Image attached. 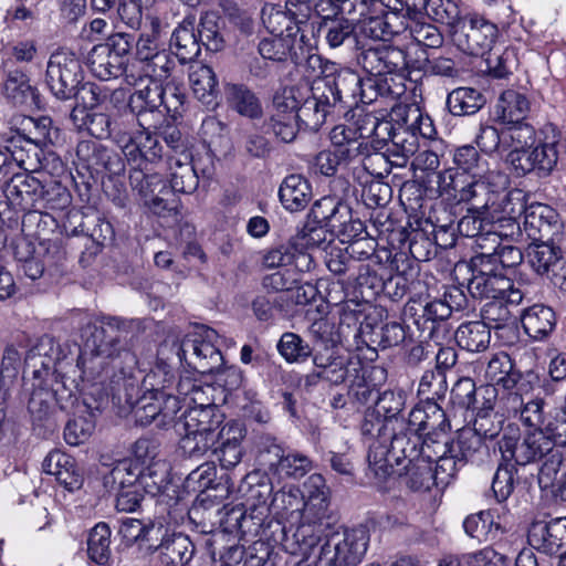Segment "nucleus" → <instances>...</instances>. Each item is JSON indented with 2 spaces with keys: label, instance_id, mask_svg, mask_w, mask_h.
Returning a JSON list of instances; mask_svg holds the SVG:
<instances>
[{
  "label": "nucleus",
  "instance_id": "obj_1",
  "mask_svg": "<svg viewBox=\"0 0 566 566\" xmlns=\"http://www.w3.org/2000/svg\"><path fill=\"white\" fill-rule=\"evenodd\" d=\"M126 331L124 323L116 317L103 318L94 326L92 333V353H82L77 358L76 366L82 377L87 380H95L101 376L99 368L105 369L106 359H111V368L118 370L114 375V382L118 386L123 381L125 401L132 409L136 422L143 427L155 423L157 428L175 427L177 413L180 410L178 397L165 391L175 380V374L169 363L163 357L166 345L160 346L155 368L145 376L144 387L146 391L137 397L138 387L135 377L137 358L134 353L124 347ZM118 400L122 399L120 392Z\"/></svg>",
  "mask_w": 566,
  "mask_h": 566
},
{
  "label": "nucleus",
  "instance_id": "obj_2",
  "mask_svg": "<svg viewBox=\"0 0 566 566\" xmlns=\"http://www.w3.org/2000/svg\"><path fill=\"white\" fill-rule=\"evenodd\" d=\"M360 77L350 71L340 72L327 81H316L300 103L296 119L310 130H317L326 120L331 109L338 103L356 96L361 91Z\"/></svg>",
  "mask_w": 566,
  "mask_h": 566
},
{
  "label": "nucleus",
  "instance_id": "obj_3",
  "mask_svg": "<svg viewBox=\"0 0 566 566\" xmlns=\"http://www.w3.org/2000/svg\"><path fill=\"white\" fill-rule=\"evenodd\" d=\"M497 448L502 461L517 465H527L547 458L539 471V482L544 476L549 479L556 474L563 462L560 452L553 448V442L538 428L522 436L518 426L509 424L497 441Z\"/></svg>",
  "mask_w": 566,
  "mask_h": 566
},
{
  "label": "nucleus",
  "instance_id": "obj_4",
  "mask_svg": "<svg viewBox=\"0 0 566 566\" xmlns=\"http://www.w3.org/2000/svg\"><path fill=\"white\" fill-rule=\"evenodd\" d=\"M189 407L175 422L181 436V449L190 458L200 459L210 452L222 428L223 415L212 402Z\"/></svg>",
  "mask_w": 566,
  "mask_h": 566
},
{
  "label": "nucleus",
  "instance_id": "obj_5",
  "mask_svg": "<svg viewBox=\"0 0 566 566\" xmlns=\"http://www.w3.org/2000/svg\"><path fill=\"white\" fill-rule=\"evenodd\" d=\"M82 63L72 51L61 49L51 54L46 66V84L51 93L61 101L81 97L86 106L98 103L93 84L83 83Z\"/></svg>",
  "mask_w": 566,
  "mask_h": 566
},
{
  "label": "nucleus",
  "instance_id": "obj_6",
  "mask_svg": "<svg viewBox=\"0 0 566 566\" xmlns=\"http://www.w3.org/2000/svg\"><path fill=\"white\" fill-rule=\"evenodd\" d=\"M420 442V434L401 427L394 433L389 448L379 442L370 447L368 452L370 471L376 478L384 480L395 473L402 474L411 468L421 470L418 453Z\"/></svg>",
  "mask_w": 566,
  "mask_h": 566
},
{
  "label": "nucleus",
  "instance_id": "obj_7",
  "mask_svg": "<svg viewBox=\"0 0 566 566\" xmlns=\"http://www.w3.org/2000/svg\"><path fill=\"white\" fill-rule=\"evenodd\" d=\"M486 385L481 388L484 397L496 398V387L506 392L507 401H512V409L516 410L522 406V396L528 395L538 378L533 373L523 375L514 366L513 360L506 353H499L492 356L484 370Z\"/></svg>",
  "mask_w": 566,
  "mask_h": 566
},
{
  "label": "nucleus",
  "instance_id": "obj_8",
  "mask_svg": "<svg viewBox=\"0 0 566 566\" xmlns=\"http://www.w3.org/2000/svg\"><path fill=\"white\" fill-rule=\"evenodd\" d=\"M116 143L128 163L142 167L144 163H155L163 157V146L151 135L142 120L127 123L126 118L115 122Z\"/></svg>",
  "mask_w": 566,
  "mask_h": 566
},
{
  "label": "nucleus",
  "instance_id": "obj_9",
  "mask_svg": "<svg viewBox=\"0 0 566 566\" xmlns=\"http://www.w3.org/2000/svg\"><path fill=\"white\" fill-rule=\"evenodd\" d=\"M369 532L364 526L332 534L322 546L317 566H357L367 552Z\"/></svg>",
  "mask_w": 566,
  "mask_h": 566
},
{
  "label": "nucleus",
  "instance_id": "obj_10",
  "mask_svg": "<svg viewBox=\"0 0 566 566\" xmlns=\"http://www.w3.org/2000/svg\"><path fill=\"white\" fill-rule=\"evenodd\" d=\"M499 36L497 25L476 13L459 17L451 25V40L463 53L483 55Z\"/></svg>",
  "mask_w": 566,
  "mask_h": 566
},
{
  "label": "nucleus",
  "instance_id": "obj_11",
  "mask_svg": "<svg viewBox=\"0 0 566 566\" xmlns=\"http://www.w3.org/2000/svg\"><path fill=\"white\" fill-rule=\"evenodd\" d=\"M559 133L552 125L545 126L541 133L537 143L523 154L509 153L506 163H509L516 172L527 174L535 171L538 176H547L555 168L558 160L557 144L559 143Z\"/></svg>",
  "mask_w": 566,
  "mask_h": 566
},
{
  "label": "nucleus",
  "instance_id": "obj_12",
  "mask_svg": "<svg viewBox=\"0 0 566 566\" xmlns=\"http://www.w3.org/2000/svg\"><path fill=\"white\" fill-rule=\"evenodd\" d=\"M218 333L209 327H200L189 334L176 348L179 360H186L196 370L213 373L222 366V355L218 347Z\"/></svg>",
  "mask_w": 566,
  "mask_h": 566
},
{
  "label": "nucleus",
  "instance_id": "obj_13",
  "mask_svg": "<svg viewBox=\"0 0 566 566\" xmlns=\"http://www.w3.org/2000/svg\"><path fill=\"white\" fill-rule=\"evenodd\" d=\"M132 49V36L125 33L111 35L105 43L95 45L87 59L94 76L108 81L125 75V60Z\"/></svg>",
  "mask_w": 566,
  "mask_h": 566
},
{
  "label": "nucleus",
  "instance_id": "obj_14",
  "mask_svg": "<svg viewBox=\"0 0 566 566\" xmlns=\"http://www.w3.org/2000/svg\"><path fill=\"white\" fill-rule=\"evenodd\" d=\"M472 277L468 283V291L474 298L495 300L510 289L511 280L500 271H495L491 263L476 255L471 260Z\"/></svg>",
  "mask_w": 566,
  "mask_h": 566
},
{
  "label": "nucleus",
  "instance_id": "obj_15",
  "mask_svg": "<svg viewBox=\"0 0 566 566\" xmlns=\"http://www.w3.org/2000/svg\"><path fill=\"white\" fill-rule=\"evenodd\" d=\"M532 547L553 555L566 552V517H559L549 523L535 522L527 534Z\"/></svg>",
  "mask_w": 566,
  "mask_h": 566
},
{
  "label": "nucleus",
  "instance_id": "obj_16",
  "mask_svg": "<svg viewBox=\"0 0 566 566\" xmlns=\"http://www.w3.org/2000/svg\"><path fill=\"white\" fill-rule=\"evenodd\" d=\"M244 437L245 428L238 421H229L219 430L218 440L210 451L217 457L222 468L232 469L240 463Z\"/></svg>",
  "mask_w": 566,
  "mask_h": 566
},
{
  "label": "nucleus",
  "instance_id": "obj_17",
  "mask_svg": "<svg viewBox=\"0 0 566 566\" xmlns=\"http://www.w3.org/2000/svg\"><path fill=\"white\" fill-rule=\"evenodd\" d=\"M359 61L364 70L374 76L392 74L405 70L407 66L405 51L388 45L366 50L361 53Z\"/></svg>",
  "mask_w": 566,
  "mask_h": 566
},
{
  "label": "nucleus",
  "instance_id": "obj_18",
  "mask_svg": "<svg viewBox=\"0 0 566 566\" xmlns=\"http://www.w3.org/2000/svg\"><path fill=\"white\" fill-rule=\"evenodd\" d=\"M302 511L303 518L307 523L314 524V527L302 525L297 531V535L302 536L307 546H314L321 539L319 535L315 533H322L334 520L329 513L328 497H307Z\"/></svg>",
  "mask_w": 566,
  "mask_h": 566
},
{
  "label": "nucleus",
  "instance_id": "obj_19",
  "mask_svg": "<svg viewBox=\"0 0 566 566\" xmlns=\"http://www.w3.org/2000/svg\"><path fill=\"white\" fill-rule=\"evenodd\" d=\"M558 214L549 206L533 202L524 209L523 231L533 242L548 238L557 227Z\"/></svg>",
  "mask_w": 566,
  "mask_h": 566
},
{
  "label": "nucleus",
  "instance_id": "obj_20",
  "mask_svg": "<svg viewBox=\"0 0 566 566\" xmlns=\"http://www.w3.org/2000/svg\"><path fill=\"white\" fill-rule=\"evenodd\" d=\"M42 470L46 474L54 475L67 492H75L82 486L83 478L75 460L65 452L60 450L49 452L42 462Z\"/></svg>",
  "mask_w": 566,
  "mask_h": 566
},
{
  "label": "nucleus",
  "instance_id": "obj_21",
  "mask_svg": "<svg viewBox=\"0 0 566 566\" xmlns=\"http://www.w3.org/2000/svg\"><path fill=\"white\" fill-rule=\"evenodd\" d=\"M42 182L29 174H14L4 187V196L14 209L28 210L40 200Z\"/></svg>",
  "mask_w": 566,
  "mask_h": 566
},
{
  "label": "nucleus",
  "instance_id": "obj_22",
  "mask_svg": "<svg viewBox=\"0 0 566 566\" xmlns=\"http://www.w3.org/2000/svg\"><path fill=\"white\" fill-rule=\"evenodd\" d=\"M165 90L163 84L149 81L148 84L137 90L130 95L127 109L124 112V118L127 123L142 120L140 117L147 112H154L163 105V95Z\"/></svg>",
  "mask_w": 566,
  "mask_h": 566
},
{
  "label": "nucleus",
  "instance_id": "obj_23",
  "mask_svg": "<svg viewBox=\"0 0 566 566\" xmlns=\"http://www.w3.org/2000/svg\"><path fill=\"white\" fill-rule=\"evenodd\" d=\"M224 98L228 106L241 116L250 119H258L263 115V107L260 98L244 84L226 83Z\"/></svg>",
  "mask_w": 566,
  "mask_h": 566
},
{
  "label": "nucleus",
  "instance_id": "obj_24",
  "mask_svg": "<svg viewBox=\"0 0 566 566\" xmlns=\"http://www.w3.org/2000/svg\"><path fill=\"white\" fill-rule=\"evenodd\" d=\"M17 258L22 263V271L31 280L40 279L45 265L52 262L51 247L48 242L32 244L22 241L17 247Z\"/></svg>",
  "mask_w": 566,
  "mask_h": 566
},
{
  "label": "nucleus",
  "instance_id": "obj_25",
  "mask_svg": "<svg viewBox=\"0 0 566 566\" xmlns=\"http://www.w3.org/2000/svg\"><path fill=\"white\" fill-rule=\"evenodd\" d=\"M530 112L527 97L514 90L504 91L493 109V119L501 125L516 124L524 120Z\"/></svg>",
  "mask_w": 566,
  "mask_h": 566
},
{
  "label": "nucleus",
  "instance_id": "obj_26",
  "mask_svg": "<svg viewBox=\"0 0 566 566\" xmlns=\"http://www.w3.org/2000/svg\"><path fill=\"white\" fill-rule=\"evenodd\" d=\"M444 412L436 401L428 399L423 405L415 407L410 413L406 430L420 434L429 436L437 428L444 430Z\"/></svg>",
  "mask_w": 566,
  "mask_h": 566
},
{
  "label": "nucleus",
  "instance_id": "obj_27",
  "mask_svg": "<svg viewBox=\"0 0 566 566\" xmlns=\"http://www.w3.org/2000/svg\"><path fill=\"white\" fill-rule=\"evenodd\" d=\"M279 197L286 210L291 212L301 211L312 199V187L302 175H289L280 186Z\"/></svg>",
  "mask_w": 566,
  "mask_h": 566
},
{
  "label": "nucleus",
  "instance_id": "obj_28",
  "mask_svg": "<svg viewBox=\"0 0 566 566\" xmlns=\"http://www.w3.org/2000/svg\"><path fill=\"white\" fill-rule=\"evenodd\" d=\"M524 332L534 340H545L555 329L556 315L545 305L536 304L524 311L522 315Z\"/></svg>",
  "mask_w": 566,
  "mask_h": 566
},
{
  "label": "nucleus",
  "instance_id": "obj_29",
  "mask_svg": "<svg viewBox=\"0 0 566 566\" xmlns=\"http://www.w3.org/2000/svg\"><path fill=\"white\" fill-rule=\"evenodd\" d=\"M129 182L133 190H136L144 200V203L151 207H159L169 189L158 174H146L143 167H136L129 174Z\"/></svg>",
  "mask_w": 566,
  "mask_h": 566
},
{
  "label": "nucleus",
  "instance_id": "obj_30",
  "mask_svg": "<svg viewBox=\"0 0 566 566\" xmlns=\"http://www.w3.org/2000/svg\"><path fill=\"white\" fill-rule=\"evenodd\" d=\"M311 256L304 253L291 243H283L264 251L262 255V265L264 269H289L306 268L310 269Z\"/></svg>",
  "mask_w": 566,
  "mask_h": 566
},
{
  "label": "nucleus",
  "instance_id": "obj_31",
  "mask_svg": "<svg viewBox=\"0 0 566 566\" xmlns=\"http://www.w3.org/2000/svg\"><path fill=\"white\" fill-rule=\"evenodd\" d=\"M261 20L272 35L291 36L301 31V24L294 15L280 4H264L261 10Z\"/></svg>",
  "mask_w": 566,
  "mask_h": 566
},
{
  "label": "nucleus",
  "instance_id": "obj_32",
  "mask_svg": "<svg viewBox=\"0 0 566 566\" xmlns=\"http://www.w3.org/2000/svg\"><path fill=\"white\" fill-rule=\"evenodd\" d=\"M170 45L175 48V54L182 63L193 60L200 53V41L195 32L193 17H186L175 29Z\"/></svg>",
  "mask_w": 566,
  "mask_h": 566
},
{
  "label": "nucleus",
  "instance_id": "obj_33",
  "mask_svg": "<svg viewBox=\"0 0 566 566\" xmlns=\"http://www.w3.org/2000/svg\"><path fill=\"white\" fill-rule=\"evenodd\" d=\"M451 452H455L460 464L467 462L481 463L489 455V447L483 439L471 429L460 431L457 441L451 442Z\"/></svg>",
  "mask_w": 566,
  "mask_h": 566
},
{
  "label": "nucleus",
  "instance_id": "obj_34",
  "mask_svg": "<svg viewBox=\"0 0 566 566\" xmlns=\"http://www.w3.org/2000/svg\"><path fill=\"white\" fill-rule=\"evenodd\" d=\"M170 188L175 192L192 193L199 185V177L191 166V155L168 156Z\"/></svg>",
  "mask_w": 566,
  "mask_h": 566
},
{
  "label": "nucleus",
  "instance_id": "obj_35",
  "mask_svg": "<svg viewBox=\"0 0 566 566\" xmlns=\"http://www.w3.org/2000/svg\"><path fill=\"white\" fill-rule=\"evenodd\" d=\"M189 82L195 96L206 106H216L218 82L213 70L205 64L191 66Z\"/></svg>",
  "mask_w": 566,
  "mask_h": 566
},
{
  "label": "nucleus",
  "instance_id": "obj_36",
  "mask_svg": "<svg viewBox=\"0 0 566 566\" xmlns=\"http://www.w3.org/2000/svg\"><path fill=\"white\" fill-rule=\"evenodd\" d=\"M454 339L461 348L468 352H483L490 345V326L480 321L463 323L455 331Z\"/></svg>",
  "mask_w": 566,
  "mask_h": 566
},
{
  "label": "nucleus",
  "instance_id": "obj_37",
  "mask_svg": "<svg viewBox=\"0 0 566 566\" xmlns=\"http://www.w3.org/2000/svg\"><path fill=\"white\" fill-rule=\"evenodd\" d=\"M329 140L335 151L340 156L355 160L367 150V145L360 140L358 132L346 125H336L329 133Z\"/></svg>",
  "mask_w": 566,
  "mask_h": 566
},
{
  "label": "nucleus",
  "instance_id": "obj_38",
  "mask_svg": "<svg viewBox=\"0 0 566 566\" xmlns=\"http://www.w3.org/2000/svg\"><path fill=\"white\" fill-rule=\"evenodd\" d=\"M527 258L531 266L538 274L554 273L557 263L563 261L564 256L559 248L544 242H533L527 249Z\"/></svg>",
  "mask_w": 566,
  "mask_h": 566
},
{
  "label": "nucleus",
  "instance_id": "obj_39",
  "mask_svg": "<svg viewBox=\"0 0 566 566\" xmlns=\"http://www.w3.org/2000/svg\"><path fill=\"white\" fill-rule=\"evenodd\" d=\"M195 553L193 544L186 535L178 534L161 544L160 559L166 566H185Z\"/></svg>",
  "mask_w": 566,
  "mask_h": 566
},
{
  "label": "nucleus",
  "instance_id": "obj_40",
  "mask_svg": "<svg viewBox=\"0 0 566 566\" xmlns=\"http://www.w3.org/2000/svg\"><path fill=\"white\" fill-rule=\"evenodd\" d=\"M504 129V144L505 156L509 153H518L523 155L528 148H532L539 136L536 135L534 127L524 120L516 124L505 125Z\"/></svg>",
  "mask_w": 566,
  "mask_h": 566
},
{
  "label": "nucleus",
  "instance_id": "obj_41",
  "mask_svg": "<svg viewBox=\"0 0 566 566\" xmlns=\"http://www.w3.org/2000/svg\"><path fill=\"white\" fill-rule=\"evenodd\" d=\"M483 104L482 94L472 87H458L447 97V106L455 116L475 114Z\"/></svg>",
  "mask_w": 566,
  "mask_h": 566
},
{
  "label": "nucleus",
  "instance_id": "obj_42",
  "mask_svg": "<svg viewBox=\"0 0 566 566\" xmlns=\"http://www.w3.org/2000/svg\"><path fill=\"white\" fill-rule=\"evenodd\" d=\"M484 398V407L478 411L473 421V427L470 428L483 440L493 439L497 437L502 430L504 431L503 416L493 411V403L495 398Z\"/></svg>",
  "mask_w": 566,
  "mask_h": 566
},
{
  "label": "nucleus",
  "instance_id": "obj_43",
  "mask_svg": "<svg viewBox=\"0 0 566 566\" xmlns=\"http://www.w3.org/2000/svg\"><path fill=\"white\" fill-rule=\"evenodd\" d=\"M523 227L518 220L512 218H497L493 223L492 230L480 237L479 248L481 250H491L492 244L504 243L503 241H513L522 234Z\"/></svg>",
  "mask_w": 566,
  "mask_h": 566
},
{
  "label": "nucleus",
  "instance_id": "obj_44",
  "mask_svg": "<svg viewBox=\"0 0 566 566\" xmlns=\"http://www.w3.org/2000/svg\"><path fill=\"white\" fill-rule=\"evenodd\" d=\"M176 63L174 57L166 50L153 55L136 70L137 81L148 77L149 81L163 82L170 77Z\"/></svg>",
  "mask_w": 566,
  "mask_h": 566
},
{
  "label": "nucleus",
  "instance_id": "obj_45",
  "mask_svg": "<svg viewBox=\"0 0 566 566\" xmlns=\"http://www.w3.org/2000/svg\"><path fill=\"white\" fill-rule=\"evenodd\" d=\"M417 133L397 130L387 148L391 164L396 167H405L408 159L413 156L419 147Z\"/></svg>",
  "mask_w": 566,
  "mask_h": 566
},
{
  "label": "nucleus",
  "instance_id": "obj_46",
  "mask_svg": "<svg viewBox=\"0 0 566 566\" xmlns=\"http://www.w3.org/2000/svg\"><path fill=\"white\" fill-rule=\"evenodd\" d=\"M137 480V474L132 470L127 461L118 462L103 476L105 493L109 495H129L130 491L124 489L132 486Z\"/></svg>",
  "mask_w": 566,
  "mask_h": 566
},
{
  "label": "nucleus",
  "instance_id": "obj_47",
  "mask_svg": "<svg viewBox=\"0 0 566 566\" xmlns=\"http://www.w3.org/2000/svg\"><path fill=\"white\" fill-rule=\"evenodd\" d=\"M390 119L397 127L396 130H408L417 133L421 136H427L421 124L428 122V117H424L420 109L412 105H397L390 112Z\"/></svg>",
  "mask_w": 566,
  "mask_h": 566
},
{
  "label": "nucleus",
  "instance_id": "obj_48",
  "mask_svg": "<svg viewBox=\"0 0 566 566\" xmlns=\"http://www.w3.org/2000/svg\"><path fill=\"white\" fill-rule=\"evenodd\" d=\"M476 256L483 261L488 260L495 271H499L500 268H513L523 260L521 250L509 242L492 244L491 250H482Z\"/></svg>",
  "mask_w": 566,
  "mask_h": 566
},
{
  "label": "nucleus",
  "instance_id": "obj_49",
  "mask_svg": "<svg viewBox=\"0 0 566 566\" xmlns=\"http://www.w3.org/2000/svg\"><path fill=\"white\" fill-rule=\"evenodd\" d=\"M111 528L105 523L96 524L90 532L87 539L88 557L96 564L104 565L111 556Z\"/></svg>",
  "mask_w": 566,
  "mask_h": 566
},
{
  "label": "nucleus",
  "instance_id": "obj_50",
  "mask_svg": "<svg viewBox=\"0 0 566 566\" xmlns=\"http://www.w3.org/2000/svg\"><path fill=\"white\" fill-rule=\"evenodd\" d=\"M276 348L287 363H303L312 355L310 344L292 332H286L281 336Z\"/></svg>",
  "mask_w": 566,
  "mask_h": 566
},
{
  "label": "nucleus",
  "instance_id": "obj_51",
  "mask_svg": "<svg viewBox=\"0 0 566 566\" xmlns=\"http://www.w3.org/2000/svg\"><path fill=\"white\" fill-rule=\"evenodd\" d=\"M308 93L306 86H286L277 91L273 97V113L295 115L298 111L300 103Z\"/></svg>",
  "mask_w": 566,
  "mask_h": 566
},
{
  "label": "nucleus",
  "instance_id": "obj_52",
  "mask_svg": "<svg viewBox=\"0 0 566 566\" xmlns=\"http://www.w3.org/2000/svg\"><path fill=\"white\" fill-rule=\"evenodd\" d=\"M217 470L211 464L200 465L186 479L184 488L189 494L202 495L208 490H217Z\"/></svg>",
  "mask_w": 566,
  "mask_h": 566
},
{
  "label": "nucleus",
  "instance_id": "obj_53",
  "mask_svg": "<svg viewBox=\"0 0 566 566\" xmlns=\"http://www.w3.org/2000/svg\"><path fill=\"white\" fill-rule=\"evenodd\" d=\"M306 268L280 269L262 279V286L269 292L290 291L301 281V274Z\"/></svg>",
  "mask_w": 566,
  "mask_h": 566
},
{
  "label": "nucleus",
  "instance_id": "obj_54",
  "mask_svg": "<svg viewBox=\"0 0 566 566\" xmlns=\"http://www.w3.org/2000/svg\"><path fill=\"white\" fill-rule=\"evenodd\" d=\"M306 268L280 269L262 279V286L269 292L290 291L301 281V274Z\"/></svg>",
  "mask_w": 566,
  "mask_h": 566
},
{
  "label": "nucleus",
  "instance_id": "obj_55",
  "mask_svg": "<svg viewBox=\"0 0 566 566\" xmlns=\"http://www.w3.org/2000/svg\"><path fill=\"white\" fill-rule=\"evenodd\" d=\"M515 463L502 461L492 481L494 495H511L513 492L522 493L524 488L516 480Z\"/></svg>",
  "mask_w": 566,
  "mask_h": 566
},
{
  "label": "nucleus",
  "instance_id": "obj_56",
  "mask_svg": "<svg viewBox=\"0 0 566 566\" xmlns=\"http://www.w3.org/2000/svg\"><path fill=\"white\" fill-rule=\"evenodd\" d=\"M157 48L155 39L150 35L142 34L139 40L136 43V53L135 59L132 63L126 65L125 71V81L129 85H135L137 83L136 70L139 65L144 64L147 60L153 57V55L160 52Z\"/></svg>",
  "mask_w": 566,
  "mask_h": 566
},
{
  "label": "nucleus",
  "instance_id": "obj_57",
  "mask_svg": "<svg viewBox=\"0 0 566 566\" xmlns=\"http://www.w3.org/2000/svg\"><path fill=\"white\" fill-rule=\"evenodd\" d=\"M448 452H451V443L446 439L441 440L438 434L437 438H432L431 433L423 436L418 448L419 465L423 470L431 471L430 464Z\"/></svg>",
  "mask_w": 566,
  "mask_h": 566
},
{
  "label": "nucleus",
  "instance_id": "obj_58",
  "mask_svg": "<svg viewBox=\"0 0 566 566\" xmlns=\"http://www.w3.org/2000/svg\"><path fill=\"white\" fill-rule=\"evenodd\" d=\"M219 17L213 12H208L201 18V29L199 30V41L209 51L218 52L224 45L223 36L220 32Z\"/></svg>",
  "mask_w": 566,
  "mask_h": 566
},
{
  "label": "nucleus",
  "instance_id": "obj_59",
  "mask_svg": "<svg viewBox=\"0 0 566 566\" xmlns=\"http://www.w3.org/2000/svg\"><path fill=\"white\" fill-rule=\"evenodd\" d=\"M448 389L446 374L441 369L436 370H427L423 373L419 387L418 394L424 397L426 401L430 399L434 401L436 399L442 398Z\"/></svg>",
  "mask_w": 566,
  "mask_h": 566
},
{
  "label": "nucleus",
  "instance_id": "obj_60",
  "mask_svg": "<svg viewBox=\"0 0 566 566\" xmlns=\"http://www.w3.org/2000/svg\"><path fill=\"white\" fill-rule=\"evenodd\" d=\"M292 48L293 43H289L287 36L284 35H273L259 43V52L262 57L276 62L292 60V55L296 54Z\"/></svg>",
  "mask_w": 566,
  "mask_h": 566
},
{
  "label": "nucleus",
  "instance_id": "obj_61",
  "mask_svg": "<svg viewBox=\"0 0 566 566\" xmlns=\"http://www.w3.org/2000/svg\"><path fill=\"white\" fill-rule=\"evenodd\" d=\"M556 446H566V413L554 409L545 416L543 426L537 427Z\"/></svg>",
  "mask_w": 566,
  "mask_h": 566
},
{
  "label": "nucleus",
  "instance_id": "obj_62",
  "mask_svg": "<svg viewBox=\"0 0 566 566\" xmlns=\"http://www.w3.org/2000/svg\"><path fill=\"white\" fill-rule=\"evenodd\" d=\"M285 453L272 437H262L258 443V463L264 469L279 470Z\"/></svg>",
  "mask_w": 566,
  "mask_h": 566
},
{
  "label": "nucleus",
  "instance_id": "obj_63",
  "mask_svg": "<svg viewBox=\"0 0 566 566\" xmlns=\"http://www.w3.org/2000/svg\"><path fill=\"white\" fill-rule=\"evenodd\" d=\"M352 161L344 155L340 157V153L334 149H324L315 156L313 168L315 172L329 177L334 176L339 168L348 166Z\"/></svg>",
  "mask_w": 566,
  "mask_h": 566
},
{
  "label": "nucleus",
  "instance_id": "obj_64",
  "mask_svg": "<svg viewBox=\"0 0 566 566\" xmlns=\"http://www.w3.org/2000/svg\"><path fill=\"white\" fill-rule=\"evenodd\" d=\"M475 140L483 153L505 157L504 130L499 132L497 128L489 125L481 126Z\"/></svg>",
  "mask_w": 566,
  "mask_h": 566
}]
</instances>
